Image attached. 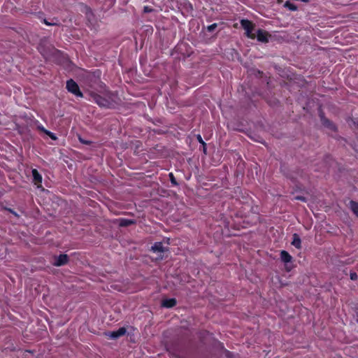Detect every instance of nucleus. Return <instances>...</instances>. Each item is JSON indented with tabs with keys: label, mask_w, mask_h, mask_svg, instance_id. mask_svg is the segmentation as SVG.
<instances>
[{
	"label": "nucleus",
	"mask_w": 358,
	"mask_h": 358,
	"mask_svg": "<svg viewBox=\"0 0 358 358\" xmlns=\"http://www.w3.org/2000/svg\"><path fill=\"white\" fill-rule=\"evenodd\" d=\"M112 94L110 93L107 97H103L100 94L92 92L90 94L91 98L93 101L98 104L100 107L110 108L113 106V101L112 99Z\"/></svg>",
	"instance_id": "obj_1"
},
{
	"label": "nucleus",
	"mask_w": 358,
	"mask_h": 358,
	"mask_svg": "<svg viewBox=\"0 0 358 358\" xmlns=\"http://www.w3.org/2000/svg\"><path fill=\"white\" fill-rule=\"evenodd\" d=\"M240 24L241 27L245 30V34L248 38L250 39H255L256 38L255 34L253 33L255 28V23L248 19H242L240 21Z\"/></svg>",
	"instance_id": "obj_2"
},
{
	"label": "nucleus",
	"mask_w": 358,
	"mask_h": 358,
	"mask_svg": "<svg viewBox=\"0 0 358 358\" xmlns=\"http://www.w3.org/2000/svg\"><path fill=\"white\" fill-rule=\"evenodd\" d=\"M66 88L68 92H71L77 97H83V94L80 91V87L76 82L73 79H69L66 81Z\"/></svg>",
	"instance_id": "obj_3"
},
{
	"label": "nucleus",
	"mask_w": 358,
	"mask_h": 358,
	"mask_svg": "<svg viewBox=\"0 0 358 358\" xmlns=\"http://www.w3.org/2000/svg\"><path fill=\"white\" fill-rule=\"evenodd\" d=\"M320 117L322 124L324 127H326L333 131H336L337 130V127L335 125V124L332 121H331L330 120L327 118L322 112L320 113Z\"/></svg>",
	"instance_id": "obj_4"
},
{
	"label": "nucleus",
	"mask_w": 358,
	"mask_h": 358,
	"mask_svg": "<svg viewBox=\"0 0 358 358\" xmlns=\"http://www.w3.org/2000/svg\"><path fill=\"white\" fill-rule=\"evenodd\" d=\"M255 36V38H257L258 41L264 43H268L271 37V34L267 31L262 29H258Z\"/></svg>",
	"instance_id": "obj_5"
},
{
	"label": "nucleus",
	"mask_w": 358,
	"mask_h": 358,
	"mask_svg": "<svg viewBox=\"0 0 358 358\" xmlns=\"http://www.w3.org/2000/svg\"><path fill=\"white\" fill-rule=\"evenodd\" d=\"M126 333H127V329L125 327H120L117 331H108V332H106L105 334L106 336H108V338H110L111 339H116V338H118L125 335Z\"/></svg>",
	"instance_id": "obj_6"
},
{
	"label": "nucleus",
	"mask_w": 358,
	"mask_h": 358,
	"mask_svg": "<svg viewBox=\"0 0 358 358\" xmlns=\"http://www.w3.org/2000/svg\"><path fill=\"white\" fill-rule=\"evenodd\" d=\"M69 262V257L66 254H61L55 258L53 265L55 266H61L66 264Z\"/></svg>",
	"instance_id": "obj_7"
},
{
	"label": "nucleus",
	"mask_w": 358,
	"mask_h": 358,
	"mask_svg": "<svg viewBox=\"0 0 358 358\" xmlns=\"http://www.w3.org/2000/svg\"><path fill=\"white\" fill-rule=\"evenodd\" d=\"M177 303V301L175 298L166 299L162 301V306L163 307L171 308L174 307Z\"/></svg>",
	"instance_id": "obj_8"
},
{
	"label": "nucleus",
	"mask_w": 358,
	"mask_h": 358,
	"mask_svg": "<svg viewBox=\"0 0 358 358\" xmlns=\"http://www.w3.org/2000/svg\"><path fill=\"white\" fill-rule=\"evenodd\" d=\"M31 173L34 182L36 185L41 184L43 178L40 173L36 169H34L31 171Z\"/></svg>",
	"instance_id": "obj_9"
},
{
	"label": "nucleus",
	"mask_w": 358,
	"mask_h": 358,
	"mask_svg": "<svg viewBox=\"0 0 358 358\" xmlns=\"http://www.w3.org/2000/svg\"><path fill=\"white\" fill-rule=\"evenodd\" d=\"M292 245L297 249L301 248V240L297 234H294L292 235Z\"/></svg>",
	"instance_id": "obj_10"
},
{
	"label": "nucleus",
	"mask_w": 358,
	"mask_h": 358,
	"mask_svg": "<svg viewBox=\"0 0 358 358\" xmlns=\"http://www.w3.org/2000/svg\"><path fill=\"white\" fill-rule=\"evenodd\" d=\"M280 259L284 263H289L292 262V257L286 250H282L280 252Z\"/></svg>",
	"instance_id": "obj_11"
},
{
	"label": "nucleus",
	"mask_w": 358,
	"mask_h": 358,
	"mask_svg": "<svg viewBox=\"0 0 358 358\" xmlns=\"http://www.w3.org/2000/svg\"><path fill=\"white\" fill-rule=\"evenodd\" d=\"M151 250L154 252H163L164 251V248L162 242H156L152 246Z\"/></svg>",
	"instance_id": "obj_12"
},
{
	"label": "nucleus",
	"mask_w": 358,
	"mask_h": 358,
	"mask_svg": "<svg viewBox=\"0 0 358 358\" xmlns=\"http://www.w3.org/2000/svg\"><path fill=\"white\" fill-rule=\"evenodd\" d=\"M136 223L134 220H129L125 218L120 219L119 225L122 227H129Z\"/></svg>",
	"instance_id": "obj_13"
},
{
	"label": "nucleus",
	"mask_w": 358,
	"mask_h": 358,
	"mask_svg": "<svg viewBox=\"0 0 358 358\" xmlns=\"http://www.w3.org/2000/svg\"><path fill=\"white\" fill-rule=\"evenodd\" d=\"M350 208L353 212V213L358 217V202L355 201H350Z\"/></svg>",
	"instance_id": "obj_14"
},
{
	"label": "nucleus",
	"mask_w": 358,
	"mask_h": 358,
	"mask_svg": "<svg viewBox=\"0 0 358 358\" xmlns=\"http://www.w3.org/2000/svg\"><path fill=\"white\" fill-rule=\"evenodd\" d=\"M284 7L288 8L289 10H292V11H295V10H297V6L295 4H294L293 3H291L289 1H287L285 3Z\"/></svg>",
	"instance_id": "obj_15"
},
{
	"label": "nucleus",
	"mask_w": 358,
	"mask_h": 358,
	"mask_svg": "<svg viewBox=\"0 0 358 358\" xmlns=\"http://www.w3.org/2000/svg\"><path fill=\"white\" fill-rule=\"evenodd\" d=\"M169 177L170 181H171V182L173 186H178V182H177V180H176V178H175V176H174L173 173H170L169 174Z\"/></svg>",
	"instance_id": "obj_16"
},
{
	"label": "nucleus",
	"mask_w": 358,
	"mask_h": 358,
	"mask_svg": "<svg viewBox=\"0 0 358 358\" xmlns=\"http://www.w3.org/2000/svg\"><path fill=\"white\" fill-rule=\"evenodd\" d=\"M42 130L45 132V134H47L51 139L56 140L57 136L55 134L48 130L45 129L44 128L42 129Z\"/></svg>",
	"instance_id": "obj_17"
},
{
	"label": "nucleus",
	"mask_w": 358,
	"mask_h": 358,
	"mask_svg": "<svg viewBox=\"0 0 358 358\" xmlns=\"http://www.w3.org/2000/svg\"><path fill=\"white\" fill-rule=\"evenodd\" d=\"M78 141L82 144L87 145H90L92 143V142L91 141L85 140L80 136H78Z\"/></svg>",
	"instance_id": "obj_18"
},
{
	"label": "nucleus",
	"mask_w": 358,
	"mask_h": 358,
	"mask_svg": "<svg viewBox=\"0 0 358 358\" xmlns=\"http://www.w3.org/2000/svg\"><path fill=\"white\" fill-rule=\"evenodd\" d=\"M217 27V23H213L209 26L207 27V31L208 32H213Z\"/></svg>",
	"instance_id": "obj_19"
},
{
	"label": "nucleus",
	"mask_w": 358,
	"mask_h": 358,
	"mask_svg": "<svg viewBox=\"0 0 358 358\" xmlns=\"http://www.w3.org/2000/svg\"><path fill=\"white\" fill-rule=\"evenodd\" d=\"M42 22H43V23H44L45 24H46L48 26H55V25L58 24L57 22H53V21L49 22L46 19H43Z\"/></svg>",
	"instance_id": "obj_20"
},
{
	"label": "nucleus",
	"mask_w": 358,
	"mask_h": 358,
	"mask_svg": "<svg viewBox=\"0 0 358 358\" xmlns=\"http://www.w3.org/2000/svg\"><path fill=\"white\" fill-rule=\"evenodd\" d=\"M5 209H6V210H7L9 213H10L11 214H13L16 217H19V215L14 210L10 208H6Z\"/></svg>",
	"instance_id": "obj_21"
},
{
	"label": "nucleus",
	"mask_w": 358,
	"mask_h": 358,
	"mask_svg": "<svg viewBox=\"0 0 358 358\" xmlns=\"http://www.w3.org/2000/svg\"><path fill=\"white\" fill-rule=\"evenodd\" d=\"M152 11H153V9L151 7H150V6H145L143 8V12L144 13H151Z\"/></svg>",
	"instance_id": "obj_22"
},
{
	"label": "nucleus",
	"mask_w": 358,
	"mask_h": 358,
	"mask_svg": "<svg viewBox=\"0 0 358 358\" xmlns=\"http://www.w3.org/2000/svg\"><path fill=\"white\" fill-rule=\"evenodd\" d=\"M350 276L352 280H356L358 278L357 274L355 272H351Z\"/></svg>",
	"instance_id": "obj_23"
},
{
	"label": "nucleus",
	"mask_w": 358,
	"mask_h": 358,
	"mask_svg": "<svg viewBox=\"0 0 358 358\" xmlns=\"http://www.w3.org/2000/svg\"><path fill=\"white\" fill-rule=\"evenodd\" d=\"M215 346L218 348H220V349H224V344L222 343H221L220 341H215Z\"/></svg>",
	"instance_id": "obj_24"
},
{
	"label": "nucleus",
	"mask_w": 358,
	"mask_h": 358,
	"mask_svg": "<svg viewBox=\"0 0 358 358\" xmlns=\"http://www.w3.org/2000/svg\"><path fill=\"white\" fill-rule=\"evenodd\" d=\"M196 139L202 145H205V142L203 141V140L200 134H198L196 136Z\"/></svg>",
	"instance_id": "obj_25"
},
{
	"label": "nucleus",
	"mask_w": 358,
	"mask_h": 358,
	"mask_svg": "<svg viewBox=\"0 0 358 358\" xmlns=\"http://www.w3.org/2000/svg\"><path fill=\"white\" fill-rule=\"evenodd\" d=\"M294 199L299 200V201H303V202L306 201V198L304 196H296L294 197Z\"/></svg>",
	"instance_id": "obj_26"
},
{
	"label": "nucleus",
	"mask_w": 358,
	"mask_h": 358,
	"mask_svg": "<svg viewBox=\"0 0 358 358\" xmlns=\"http://www.w3.org/2000/svg\"><path fill=\"white\" fill-rule=\"evenodd\" d=\"M202 148H203V149H202L203 152L206 155V150H207V149H206V143H205V145H202Z\"/></svg>",
	"instance_id": "obj_27"
},
{
	"label": "nucleus",
	"mask_w": 358,
	"mask_h": 358,
	"mask_svg": "<svg viewBox=\"0 0 358 358\" xmlns=\"http://www.w3.org/2000/svg\"><path fill=\"white\" fill-rule=\"evenodd\" d=\"M172 354L173 356L179 357V354L177 352H173Z\"/></svg>",
	"instance_id": "obj_28"
},
{
	"label": "nucleus",
	"mask_w": 358,
	"mask_h": 358,
	"mask_svg": "<svg viewBox=\"0 0 358 358\" xmlns=\"http://www.w3.org/2000/svg\"><path fill=\"white\" fill-rule=\"evenodd\" d=\"M286 176H287V177H288V178H290L292 180H294V179H295V178H294V177L291 176H288V175H287Z\"/></svg>",
	"instance_id": "obj_29"
},
{
	"label": "nucleus",
	"mask_w": 358,
	"mask_h": 358,
	"mask_svg": "<svg viewBox=\"0 0 358 358\" xmlns=\"http://www.w3.org/2000/svg\"><path fill=\"white\" fill-rule=\"evenodd\" d=\"M255 218H256V220H258V219H259V216H258V215H255Z\"/></svg>",
	"instance_id": "obj_30"
}]
</instances>
